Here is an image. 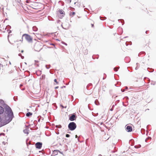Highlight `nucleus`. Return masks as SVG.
Here are the masks:
<instances>
[{
	"mask_svg": "<svg viewBox=\"0 0 156 156\" xmlns=\"http://www.w3.org/2000/svg\"><path fill=\"white\" fill-rule=\"evenodd\" d=\"M66 137H69L70 136V135L69 134H66Z\"/></svg>",
	"mask_w": 156,
	"mask_h": 156,
	"instance_id": "nucleus-34",
	"label": "nucleus"
},
{
	"mask_svg": "<svg viewBox=\"0 0 156 156\" xmlns=\"http://www.w3.org/2000/svg\"><path fill=\"white\" fill-rule=\"evenodd\" d=\"M61 106L62 107V108H64V107L62 105H61Z\"/></svg>",
	"mask_w": 156,
	"mask_h": 156,
	"instance_id": "nucleus-54",
	"label": "nucleus"
},
{
	"mask_svg": "<svg viewBox=\"0 0 156 156\" xmlns=\"http://www.w3.org/2000/svg\"><path fill=\"white\" fill-rule=\"evenodd\" d=\"M4 112H5L4 108L0 106V115L3 114Z\"/></svg>",
	"mask_w": 156,
	"mask_h": 156,
	"instance_id": "nucleus-11",
	"label": "nucleus"
},
{
	"mask_svg": "<svg viewBox=\"0 0 156 156\" xmlns=\"http://www.w3.org/2000/svg\"><path fill=\"white\" fill-rule=\"evenodd\" d=\"M128 43H129V44L131 45L132 44V42L131 41H129V42H128Z\"/></svg>",
	"mask_w": 156,
	"mask_h": 156,
	"instance_id": "nucleus-40",
	"label": "nucleus"
},
{
	"mask_svg": "<svg viewBox=\"0 0 156 156\" xmlns=\"http://www.w3.org/2000/svg\"><path fill=\"white\" fill-rule=\"evenodd\" d=\"M124 99H125L126 101H127L129 99V98L127 96H126L124 98Z\"/></svg>",
	"mask_w": 156,
	"mask_h": 156,
	"instance_id": "nucleus-31",
	"label": "nucleus"
},
{
	"mask_svg": "<svg viewBox=\"0 0 156 156\" xmlns=\"http://www.w3.org/2000/svg\"><path fill=\"white\" fill-rule=\"evenodd\" d=\"M105 19H102L101 18L102 17H101V16H100V19L101 20H105L106 19V17H105Z\"/></svg>",
	"mask_w": 156,
	"mask_h": 156,
	"instance_id": "nucleus-32",
	"label": "nucleus"
},
{
	"mask_svg": "<svg viewBox=\"0 0 156 156\" xmlns=\"http://www.w3.org/2000/svg\"><path fill=\"white\" fill-rule=\"evenodd\" d=\"M59 139H60V138L58 136H57L56 139L57 140L59 141Z\"/></svg>",
	"mask_w": 156,
	"mask_h": 156,
	"instance_id": "nucleus-36",
	"label": "nucleus"
},
{
	"mask_svg": "<svg viewBox=\"0 0 156 156\" xmlns=\"http://www.w3.org/2000/svg\"><path fill=\"white\" fill-rule=\"evenodd\" d=\"M58 88V86H57L55 87V89H57Z\"/></svg>",
	"mask_w": 156,
	"mask_h": 156,
	"instance_id": "nucleus-43",
	"label": "nucleus"
},
{
	"mask_svg": "<svg viewBox=\"0 0 156 156\" xmlns=\"http://www.w3.org/2000/svg\"><path fill=\"white\" fill-rule=\"evenodd\" d=\"M113 110V108H111L110 109V110L112 111Z\"/></svg>",
	"mask_w": 156,
	"mask_h": 156,
	"instance_id": "nucleus-48",
	"label": "nucleus"
},
{
	"mask_svg": "<svg viewBox=\"0 0 156 156\" xmlns=\"http://www.w3.org/2000/svg\"><path fill=\"white\" fill-rule=\"evenodd\" d=\"M36 75L37 76H39L41 74V71L38 70L36 72Z\"/></svg>",
	"mask_w": 156,
	"mask_h": 156,
	"instance_id": "nucleus-12",
	"label": "nucleus"
},
{
	"mask_svg": "<svg viewBox=\"0 0 156 156\" xmlns=\"http://www.w3.org/2000/svg\"><path fill=\"white\" fill-rule=\"evenodd\" d=\"M42 43L38 41L36 42L34 46V48L35 51L39 52L43 48Z\"/></svg>",
	"mask_w": 156,
	"mask_h": 156,
	"instance_id": "nucleus-2",
	"label": "nucleus"
},
{
	"mask_svg": "<svg viewBox=\"0 0 156 156\" xmlns=\"http://www.w3.org/2000/svg\"><path fill=\"white\" fill-rule=\"evenodd\" d=\"M56 128H61L62 127V126L61 125H57L56 126Z\"/></svg>",
	"mask_w": 156,
	"mask_h": 156,
	"instance_id": "nucleus-28",
	"label": "nucleus"
},
{
	"mask_svg": "<svg viewBox=\"0 0 156 156\" xmlns=\"http://www.w3.org/2000/svg\"><path fill=\"white\" fill-rule=\"evenodd\" d=\"M54 82H55L56 83V84H58V82H57V80L56 79H55L54 80Z\"/></svg>",
	"mask_w": 156,
	"mask_h": 156,
	"instance_id": "nucleus-26",
	"label": "nucleus"
},
{
	"mask_svg": "<svg viewBox=\"0 0 156 156\" xmlns=\"http://www.w3.org/2000/svg\"><path fill=\"white\" fill-rule=\"evenodd\" d=\"M125 128L126 130L128 132H130L132 131L133 128L130 125L127 124Z\"/></svg>",
	"mask_w": 156,
	"mask_h": 156,
	"instance_id": "nucleus-8",
	"label": "nucleus"
},
{
	"mask_svg": "<svg viewBox=\"0 0 156 156\" xmlns=\"http://www.w3.org/2000/svg\"><path fill=\"white\" fill-rule=\"evenodd\" d=\"M75 14V12H70V15L71 16L73 17Z\"/></svg>",
	"mask_w": 156,
	"mask_h": 156,
	"instance_id": "nucleus-17",
	"label": "nucleus"
},
{
	"mask_svg": "<svg viewBox=\"0 0 156 156\" xmlns=\"http://www.w3.org/2000/svg\"><path fill=\"white\" fill-rule=\"evenodd\" d=\"M11 26H10V25H7V26L6 27V28H5V30H6V28H8V29H11Z\"/></svg>",
	"mask_w": 156,
	"mask_h": 156,
	"instance_id": "nucleus-24",
	"label": "nucleus"
},
{
	"mask_svg": "<svg viewBox=\"0 0 156 156\" xmlns=\"http://www.w3.org/2000/svg\"><path fill=\"white\" fill-rule=\"evenodd\" d=\"M5 112L4 115H7V116L5 115V121H2L1 117L0 116V127H1L10 122L14 118L13 113L11 108L6 104H4Z\"/></svg>",
	"mask_w": 156,
	"mask_h": 156,
	"instance_id": "nucleus-1",
	"label": "nucleus"
},
{
	"mask_svg": "<svg viewBox=\"0 0 156 156\" xmlns=\"http://www.w3.org/2000/svg\"><path fill=\"white\" fill-rule=\"evenodd\" d=\"M98 156H102L101 154H99Z\"/></svg>",
	"mask_w": 156,
	"mask_h": 156,
	"instance_id": "nucleus-63",
	"label": "nucleus"
},
{
	"mask_svg": "<svg viewBox=\"0 0 156 156\" xmlns=\"http://www.w3.org/2000/svg\"><path fill=\"white\" fill-rule=\"evenodd\" d=\"M59 2H61L62 3V6L64 5V2H62V1H60Z\"/></svg>",
	"mask_w": 156,
	"mask_h": 156,
	"instance_id": "nucleus-39",
	"label": "nucleus"
},
{
	"mask_svg": "<svg viewBox=\"0 0 156 156\" xmlns=\"http://www.w3.org/2000/svg\"><path fill=\"white\" fill-rule=\"evenodd\" d=\"M1 135H3V136H5V134L4 133H0V136H1Z\"/></svg>",
	"mask_w": 156,
	"mask_h": 156,
	"instance_id": "nucleus-35",
	"label": "nucleus"
},
{
	"mask_svg": "<svg viewBox=\"0 0 156 156\" xmlns=\"http://www.w3.org/2000/svg\"><path fill=\"white\" fill-rule=\"evenodd\" d=\"M0 103H4V101L2 99H0Z\"/></svg>",
	"mask_w": 156,
	"mask_h": 156,
	"instance_id": "nucleus-33",
	"label": "nucleus"
},
{
	"mask_svg": "<svg viewBox=\"0 0 156 156\" xmlns=\"http://www.w3.org/2000/svg\"><path fill=\"white\" fill-rule=\"evenodd\" d=\"M75 137L76 138H77V135H76V136H75Z\"/></svg>",
	"mask_w": 156,
	"mask_h": 156,
	"instance_id": "nucleus-59",
	"label": "nucleus"
},
{
	"mask_svg": "<svg viewBox=\"0 0 156 156\" xmlns=\"http://www.w3.org/2000/svg\"><path fill=\"white\" fill-rule=\"evenodd\" d=\"M58 15L60 18L62 19L65 16V12L62 9H58Z\"/></svg>",
	"mask_w": 156,
	"mask_h": 156,
	"instance_id": "nucleus-5",
	"label": "nucleus"
},
{
	"mask_svg": "<svg viewBox=\"0 0 156 156\" xmlns=\"http://www.w3.org/2000/svg\"><path fill=\"white\" fill-rule=\"evenodd\" d=\"M23 132V133L25 134H29V132H28L27 130H26V129L24 130Z\"/></svg>",
	"mask_w": 156,
	"mask_h": 156,
	"instance_id": "nucleus-18",
	"label": "nucleus"
},
{
	"mask_svg": "<svg viewBox=\"0 0 156 156\" xmlns=\"http://www.w3.org/2000/svg\"><path fill=\"white\" fill-rule=\"evenodd\" d=\"M66 87V86H64L61 87V88H62L63 87Z\"/></svg>",
	"mask_w": 156,
	"mask_h": 156,
	"instance_id": "nucleus-53",
	"label": "nucleus"
},
{
	"mask_svg": "<svg viewBox=\"0 0 156 156\" xmlns=\"http://www.w3.org/2000/svg\"><path fill=\"white\" fill-rule=\"evenodd\" d=\"M115 106V105H113L112 106V108H113Z\"/></svg>",
	"mask_w": 156,
	"mask_h": 156,
	"instance_id": "nucleus-61",
	"label": "nucleus"
},
{
	"mask_svg": "<svg viewBox=\"0 0 156 156\" xmlns=\"http://www.w3.org/2000/svg\"><path fill=\"white\" fill-rule=\"evenodd\" d=\"M45 67H46V69H48L50 68V67H51V66L50 65H45Z\"/></svg>",
	"mask_w": 156,
	"mask_h": 156,
	"instance_id": "nucleus-20",
	"label": "nucleus"
},
{
	"mask_svg": "<svg viewBox=\"0 0 156 156\" xmlns=\"http://www.w3.org/2000/svg\"><path fill=\"white\" fill-rule=\"evenodd\" d=\"M141 147V145L140 144H138L137 145H136L134 146V147L135 148H140Z\"/></svg>",
	"mask_w": 156,
	"mask_h": 156,
	"instance_id": "nucleus-15",
	"label": "nucleus"
},
{
	"mask_svg": "<svg viewBox=\"0 0 156 156\" xmlns=\"http://www.w3.org/2000/svg\"><path fill=\"white\" fill-rule=\"evenodd\" d=\"M128 105V104L127 105H123V106H125V107H126L127 106V105Z\"/></svg>",
	"mask_w": 156,
	"mask_h": 156,
	"instance_id": "nucleus-57",
	"label": "nucleus"
},
{
	"mask_svg": "<svg viewBox=\"0 0 156 156\" xmlns=\"http://www.w3.org/2000/svg\"><path fill=\"white\" fill-rule=\"evenodd\" d=\"M76 127V125L74 122H71L69 123L68 125L69 129L71 131L74 130Z\"/></svg>",
	"mask_w": 156,
	"mask_h": 156,
	"instance_id": "nucleus-4",
	"label": "nucleus"
},
{
	"mask_svg": "<svg viewBox=\"0 0 156 156\" xmlns=\"http://www.w3.org/2000/svg\"><path fill=\"white\" fill-rule=\"evenodd\" d=\"M94 103L95 104L97 105H98L99 104V103L97 99H96Z\"/></svg>",
	"mask_w": 156,
	"mask_h": 156,
	"instance_id": "nucleus-16",
	"label": "nucleus"
},
{
	"mask_svg": "<svg viewBox=\"0 0 156 156\" xmlns=\"http://www.w3.org/2000/svg\"><path fill=\"white\" fill-rule=\"evenodd\" d=\"M128 89V88L127 87H125V90H127V89Z\"/></svg>",
	"mask_w": 156,
	"mask_h": 156,
	"instance_id": "nucleus-47",
	"label": "nucleus"
},
{
	"mask_svg": "<svg viewBox=\"0 0 156 156\" xmlns=\"http://www.w3.org/2000/svg\"><path fill=\"white\" fill-rule=\"evenodd\" d=\"M35 122H37V121H35L34 122V124L35 125V126H36V124L35 123Z\"/></svg>",
	"mask_w": 156,
	"mask_h": 156,
	"instance_id": "nucleus-45",
	"label": "nucleus"
},
{
	"mask_svg": "<svg viewBox=\"0 0 156 156\" xmlns=\"http://www.w3.org/2000/svg\"><path fill=\"white\" fill-rule=\"evenodd\" d=\"M91 27H94V24H91Z\"/></svg>",
	"mask_w": 156,
	"mask_h": 156,
	"instance_id": "nucleus-46",
	"label": "nucleus"
},
{
	"mask_svg": "<svg viewBox=\"0 0 156 156\" xmlns=\"http://www.w3.org/2000/svg\"><path fill=\"white\" fill-rule=\"evenodd\" d=\"M7 31H8V33H9V34H10V33H11L12 32V31H11V30H10L9 29H8V30H7Z\"/></svg>",
	"mask_w": 156,
	"mask_h": 156,
	"instance_id": "nucleus-29",
	"label": "nucleus"
},
{
	"mask_svg": "<svg viewBox=\"0 0 156 156\" xmlns=\"http://www.w3.org/2000/svg\"><path fill=\"white\" fill-rule=\"evenodd\" d=\"M128 42H126V46H128L129 44H128Z\"/></svg>",
	"mask_w": 156,
	"mask_h": 156,
	"instance_id": "nucleus-41",
	"label": "nucleus"
},
{
	"mask_svg": "<svg viewBox=\"0 0 156 156\" xmlns=\"http://www.w3.org/2000/svg\"><path fill=\"white\" fill-rule=\"evenodd\" d=\"M98 57H99L98 55V57H96V58L97 59H98Z\"/></svg>",
	"mask_w": 156,
	"mask_h": 156,
	"instance_id": "nucleus-56",
	"label": "nucleus"
},
{
	"mask_svg": "<svg viewBox=\"0 0 156 156\" xmlns=\"http://www.w3.org/2000/svg\"><path fill=\"white\" fill-rule=\"evenodd\" d=\"M147 70L150 72H152L154 71V69H149L148 68H147Z\"/></svg>",
	"mask_w": 156,
	"mask_h": 156,
	"instance_id": "nucleus-19",
	"label": "nucleus"
},
{
	"mask_svg": "<svg viewBox=\"0 0 156 156\" xmlns=\"http://www.w3.org/2000/svg\"><path fill=\"white\" fill-rule=\"evenodd\" d=\"M66 2H67L69 3H70L71 2L72 0H65Z\"/></svg>",
	"mask_w": 156,
	"mask_h": 156,
	"instance_id": "nucleus-27",
	"label": "nucleus"
},
{
	"mask_svg": "<svg viewBox=\"0 0 156 156\" xmlns=\"http://www.w3.org/2000/svg\"><path fill=\"white\" fill-rule=\"evenodd\" d=\"M61 27H62V28L63 29H64V28L63 27L62 24V25H61Z\"/></svg>",
	"mask_w": 156,
	"mask_h": 156,
	"instance_id": "nucleus-60",
	"label": "nucleus"
},
{
	"mask_svg": "<svg viewBox=\"0 0 156 156\" xmlns=\"http://www.w3.org/2000/svg\"><path fill=\"white\" fill-rule=\"evenodd\" d=\"M118 20L119 21H120L122 23V25H123L124 24V21L123 20H122V19Z\"/></svg>",
	"mask_w": 156,
	"mask_h": 156,
	"instance_id": "nucleus-21",
	"label": "nucleus"
},
{
	"mask_svg": "<svg viewBox=\"0 0 156 156\" xmlns=\"http://www.w3.org/2000/svg\"><path fill=\"white\" fill-rule=\"evenodd\" d=\"M13 99L15 101H16L17 99V98H15V97H14L13 98Z\"/></svg>",
	"mask_w": 156,
	"mask_h": 156,
	"instance_id": "nucleus-37",
	"label": "nucleus"
},
{
	"mask_svg": "<svg viewBox=\"0 0 156 156\" xmlns=\"http://www.w3.org/2000/svg\"><path fill=\"white\" fill-rule=\"evenodd\" d=\"M40 121V119L38 118V122H39Z\"/></svg>",
	"mask_w": 156,
	"mask_h": 156,
	"instance_id": "nucleus-51",
	"label": "nucleus"
},
{
	"mask_svg": "<svg viewBox=\"0 0 156 156\" xmlns=\"http://www.w3.org/2000/svg\"><path fill=\"white\" fill-rule=\"evenodd\" d=\"M24 52V51L23 50H22L21 51V53H23V52Z\"/></svg>",
	"mask_w": 156,
	"mask_h": 156,
	"instance_id": "nucleus-55",
	"label": "nucleus"
},
{
	"mask_svg": "<svg viewBox=\"0 0 156 156\" xmlns=\"http://www.w3.org/2000/svg\"><path fill=\"white\" fill-rule=\"evenodd\" d=\"M77 118V116L75 113L72 114L70 115V116H69V119L71 121H73L75 120Z\"/></svg>",
	"mask_w": 156,
	"mask_h": 156,
	"instance_id": "nucleus-7",
	"label": "nucleus"
},
{
	"mask_svg": "<svg viewBox=\"0 0 156 156\" xmlns=\"http://www.w3.org/2000/svg\"><path fill=\"white\" fill-rule=\"evenodd\" d=\"M121 91L122 92H123L125 91V90L122 89H121Z\"/></svg>",
	"mask_w": 156,
	"mask_h": 156,
	"instance_id": "nucleus-38",
	"label": "nucleus"
},
{
	"mask_svg": "<svg viewBox=\"0 0 156 156\" xmlns=\"http://www.w3.org/2000/svg\"><path fill=\"white\" fill-rule=\"evenodd\" d=\"M23 38H24L25 40L29 42H31L32 41V37L27 34H25L23 35L22 37V41H23Z\"/></svg>",
	"mask_w": 156,
	"mask_h": 156,
	"instance_id": "nucleus-3",
	"label": "nucleus"
},
{
	"mask_svg": "<svg viewBox=\"0 0 156 156\" xmlns=\"http://www.w3.org/2000/svg\"><path fill=\"white\" fill-rule=\"evenodd\" d=\"M148 31H146L145 33H146V34H147V32H148Z\"/></svg>",
	"mask_w": 156,
	"mask_h": 156,
	"instance_id": "nucleus-58",
	"label": "nucleus"
},
{
	"mask_svg": "<svg viewBox=\"0 0 156 156\" xmlns=\"http://www.w3.org/2000/svg\"><path fill=\"white\" fill-rule=\"evenodd\" d=\"M50 45H54V46H55V44H53V43H51L50 44Z\"/></svg>",
	"mask_w": 156,
	"mask_h": 156,
	"instance_id": "nucleus-44",
	"label": "nucleus"
},
{
	"mask_svg": "<svg viewBox=\"0 0 156 156\" xmlns=\"http://www.w3.org/2000/svg\"><path fill=\"white\" fill-rule=\"evenodd\" d=\"M136 65H137V66H138V65H139V64L138 63H136Z\"/></svg>",
	"mask_w": 156,
	"mask_h": 156,
	"instance_id": "nucleus-50",
	"label": "nucleus"
},
{
	"mask_svg": "<svg viewBox=\"0 0 156 156\" xmlns=\"http://www.w3.org/2000/svg\"><path fill=\"white\" fill-rule=\"evenodd\" d=\"M138 66H136V68H135V69H136V70H137V69H138Z\"/></svg>",
	"mask_w": 156,
	"mask_h": 156,
	"instance_id": "nucleus-49",
	"label": "nucleus"
},
{
	"mask_svg": "<svg viewBox=\"0 0 156 156\" xmlns=\"http://www.w3.org/2000/svg\"><path fill=\"white\" fill-rule=\"evenodd\" d=\"M124 37L123 38H126V37Z\"/></svg>",
	"mask_w": 156,
	"mask_h": 156,
	"instance_id": "nucleus-64",
	"label": "nucleus"
},
{
	"mask_svg": "<svg viewBox=\"0 0 156 156\" xmlns=\"http://www.w3.org/2000/svg\"><path fill=\"white\" fill-rule=\"evenodd\" d=\"M42 145V143L41 142H37L35 145L36 148L39 149L41 148Z\"/></svg>",
	"mask_w": 156,
	"mask_h": 156,
	"instance_id": "nucleus-9",
	"label": "nucleus"
},
{
	"mask_svg": "<svg viewBox=\"0 0 156 156\" xmlns=\"http://www.w3.org/2000/svg\"><path fill=\"white\" fill-rule=\"evenodd\" d=\"M58 152H59L60 153L62 154L63 155V153L62 152H61L60 151H58Z\"/></svg>",
	"mask_w": 156,
	"mask_h": 156,
	"instance_id": "nucleus-42",
	"label": "nucleus"
},
{
	"mask_svg": "<svg viewBox=\"0 0 156 156\" xmlns=\"http://www.w3.org/2000/svg\"><path fill=\"white\" fill-rule=\"evenodd\" d=\"M45 75H42L41 76L42 79H44V78H45Z\"/></svg>",
	"mask_w": 156,
	"mask_h": 156,
	"instance_id": "nucleus-30",
	"label": "nucleus"
},
{
	"mask_svg": "<svg viewBox=\"0 0 156 156\" xmlns=\"http://www.w3.org/2000/svg\"><path fill=\"white\" fill-rule=\"evenodd\" d=\"M18 55L21 57L22 59H23L24 58V57L22 55L21 53H19L18 54Z\"/></svg>",
	"mask_w": 156,
	"mask_h": 156,
	"instance_id": "nucleus-23",
	"label": "nucleus"
},
{
	"mask_svg": "<svg viewBox=\"0 0 156 156\" xmlns=\"http://www.w3.org/2000/svg\"><path fill=\"white\" fill-rule=\"evenodd\" d=\"M59 150H55L53 151V153L51 154V156H55L58 154Z\"/></svg>",
	"mask_w": 156,
	"mask_h": 156,
	"instance_id": "nucleus-10",
	"label": "nucleus"
},
{
	"mask_svg": "<svg viewBox=\"0 0 156 156\" xmlns=\"http://www.w3.org/2000/svg\"><path fill=\"white\" fill-rule=\"evenodd\" d=\"M55 132L56 133V134H59V133L58 132Z\"/></svg>",
	"mask_w": 156,
	"mask_h": 156,
	"instance_id": "nucleus-52",
	"label": "nucleus"
},
{
	"mask_svg": "<svg viewBox=\"0 0 156 156\" xmlns=\"http://www.w3.org/2000/svg\"><path fill=\"white\" fill-rule=\"evenodd\" d=\"M32 115V113L30 112H28L26 113V115L27 117H29L30 116Z\"/></svg>",
	"mask_w": 156,
	"mask_h": 156,
	"instance_id": "nucleus-13",
	"label": "nucleus"
},
{
	"mask_svg": "<svg viewBox=\"0 0 156 156\" xmlns=\"http://www.w3.org/2000/svg\"><path fill=\"white\" fill-rule=\"evenodd\" d=\"M64 44H65V45H67V44H66V43H65V42H64Z\"/></svg>",
	"mask_w": 156,
	"mask_h": 156,
	"instance_id": "nucleus-62",
	"label": "nucleus"
},
{
	"mask_svg": "<svg viewBox=\"0 0 156 156\" xmlns=\"http://www.w3.org/2000/svg\"><path fill=\"white\" fill-rule=\"evenodd\" d=\"M145 53V52H140V53L139 54H138V56H140L141 55V54H144Z\"/></svg>",
	"mask_w": 156,
	"mask_h": 156,
	"instance_id": "nucleus-25",
	"label": "nucleus"
},
{
	"mask_svg": "<svg viewBox=\"0 0 156 156\" xmlns=\"http://www.w3.org/2000/svg\"><path fill=\"white\" fill-rule=\"evenodd\" d=\"M92 85V83H90L88 84L86 87V88L85 89L84 92L86 93L87 94H91V92L90 91H88V90L91 89V88H89V87Z\"/></svg>",
	"mask_w": 156,
	"mask_h": 156,
	"instance_id": "nucleus-6",
	"label": "nucleus"
},
{
	"mask_svg": "<svg viewBox=\"0 0 156 156\" xmlns=\"http://www.w3.org/2000/svg\"><path fill=\"white\" fill-rule=\"evenodd\" d=\"M33 30L34 31H36L37 30H38V28H37V27L35 26H34L33 27Z\"/></svg>",
	"mask_w": 156,
	"mask_h": 156,
	"instance_id": "nucleus-14",
	"label": "nucleus"
},
{
	"mask_svg": "<svg viewBox=\"0 0 156 156\" xmlns=\"http://www.w3.org/2000/svg\"><path fill=\"white\" fill-rule=\"evenodd\" d=\"M119 68V67H115L114 68V70L115 71H117L118 69Z\"/></svg>",
	"mask_w": 156,
	"mask_h": 156,
	"instance_id": "nucleus-22",
	"label": "nucleus"
}]
</instances>
